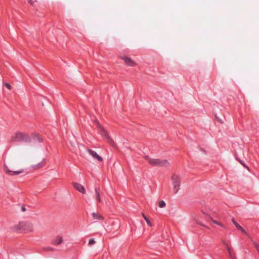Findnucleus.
<instances>
[{"label": "nucleus", "mask_w": 259, "mask_h": 259, "mask_svg": "<svg viewBox=\"0 0 259 259\" xmlns=\"http://www.w3.org/2000/svg\"><path fill=\"white\" fill-rule=\"evenodd\" d=\"M11 140L12 142L30 143L31 137L28 134L17 132L12 137Z\"/></svg>", "instance_id": "nucleus-1"}, {"label": "nucleus", "mask_w": 259, "mask_h": 259, "mask_svg": "<svg viewBox=\"0 0 259 259\" xmlns=\"http://www.w3.org/2000/svg\"><path fill=\"white\" fill-rule=\"evenodd\" d=\"M149 163L153 166L166 167L169 165V162L165 159H152L146 157Z\"/></svg>", "instance_id": "nucleus-2"}, {"label": "nucleus", "mask_w": 259, "mask_h": 259, "mask_svg": "<svg viewBox=\"0 0 259 259\" xmlns=\"http://www.w3.org/2000/svg\"><path fill=\"white\" fill-rule=\"evenodd\" d=\"M17 229L21 232H29L33 230V225L28 222H21L17 225Z\"/></svg>", "instance_id": "nucleus-3"}, {"label": "nucleus", "mask_w": 259, "mask_h": 259, "mask_svg": "<svg viewBox=\"0 0 259 259\" xmlns=\"http://www.w3.org/2000/svg\"><path fill=\"white\" fill-rule=\"evenodd\" d=\"M97 127L99 130V134L105 138L107 141L111 144L112 146H114V143L107 131L99 124H98Z\"/></svg>", "instance_id": "nucleus-4"}, {"label": "nucleus", "mask_w": 259, "mask_h": 259, "mask_svg": "<svg viewBox=\"0 0 259 259\" xmlns=\"http://www.w3.org/2000/svg\"><path fill=\"white\" fill-rule=\"evenodd\" d=\"M171 180L172 181V184L174 185V190L175 191V193H177L180 190V177L176 175H173L171 177Z\"/></svg>", "instance_id": "nucleus-5"}, {"label": "nucleus", "mask_w": 259, "mask_h": 259, "mask_svg": "<svg viewBox=\"0 0 259 259\" xmlns=\"http://www.w3.org/2000/svg\"><path fill=\"white\" fill-rule=\"evenodd\" d=\"M4 169L6 174L9 176L18 175L24 172V169H21L18 170H11L9 168L8 166L6 164L4 165Z\"/></svg>", "instance_id": "nucleus-6"}, {"label": "nucleus", "mask_w": 259, "mask_h": 259, "mask_svg": "<svg viewBox=\"0 0 259 259\" xmlns=\"http://www.w3.org/2000/svg\"><path fill=\"white\" fill-rule=\"evenodd\" d=\"M87 150L89 154L91 156H92L93 157V158L100 162L103 161L102 157L99 155L96 151L90 149H88Z\"/></svg>", "instance_id": "nucleus-7"}, {"label": "nucleus", "mask_w": 259, "mask_h": 259, "mask_svg": "<svg viewBox=\"0 0 259 259\" xmlns=\"http://www.w3.org/2000/svg\"><path fill=\"white\" fill-rule=\"evenodd\" d=\"M204 219H205L207 222H209L210 221L213 222L214 224L220 226L222 227H224V226L218 222V221L214 220L209 215L203 212V216L202 217Z\"/></svg>", "instance_id": "nucleus-8"}, {"label": "nucleus", "mask_w": 259, "mask_h": 259, "mask_svg": "<svg viewBox=\"0 0 259 259\" xmlns=\"http://www.w3.org/2000/svg\"><path fill=\"white\" fill-rule=\"evenodd\" d=\"M74 187L79 192L84 194L85 192L84 187L81 184L77 183H73Z\"/></svg>", "instance_id": "nucleus-9"}, {"label": "nucleus", "mask_w": 259, "mask_h": 259, "mask_svg": "<svg viewBox=\"0 0 259 259\" xmlns=\"http://www.w3.org/2000/svg\"><path fill=\"white\" fill-rule=\"evenodd\" d=\"M121 59L127 66H134L136 65L135 62L128 57H123Z\"/></svg>", "instance_id": "nucleus-10"}, {"label": "nucleus", "mask_w": 259, "mask_h": 259, "mask_svg": "<svg viewBox=\"0 0 259 259\" xmlns=\"http://www.w3.org/2000/svg\"><path fill=\"white\" fill-rule=\"evenodd\" d=\"M225 245L226 246V247L227 251L229 254L230 258L231 259H236L235 256V255L233 252L232 248L231 246H229L227 244H225Z\"/></svg>", "instance_id": "nucleus-11"}, {"label": "nucleus", "mask_w": 259, "mask_h": 259, "mask_svg": "<svg viewBox=\"0 0 259 259\" xmlns=\"http://www.w3.org/2000/svg\"><path fill=\"white\" fill-rule=\"evenodd\" d=\"M100 188L96 187L95 188V198L98 202H101V199L100 197Z\"/></svg>", "instance_id": "nucleus-12"}, {"label": "nucleus", "mask_w": 259, "mask_h": 259, "mask_svg": "<svg viewBox=\"0 0 259 259\" xmlns=\"http://www.w3.org/2000/svg\"><path fill=\"white\" fill-rule=\"evenodd\" d=\"M45 161L46 159L44 158L41 162L38 163L37 164L32 165L31 166V167L34 169H38L39 168H40L45 165Z\"/></svg>", "instance_id": "nucleus-13"}, {"label": "nucleus", "mask_w": 259, "mask_h": 259, "mask_svg": "<svg viewBox=\"0 0 259 259\" xmlns=\"http://www.w3.org/2000/svg\"><path fill=\"white\" fill-rule=\"evenodd\" d=\"M32 138H33L34 141H35L38 143L43 142V139L42 138L40 137L39 135L36 133L32 134L31 135Z\"/></svg>", "instance_id": "nucleus-14"}, {"label": "nucleus", "mask_w": 259, "mask_h": 259, "mask_svg": "<svg viewBox=\"0 0 259 259\" xmlns=\"http://www.w3.org/2000/svg\"><path fill=\"white\" fill-rule=\"evenodd\" d=\"M232 222L238 229L240 230L242 232H245V230L239 224H238L237 223V222L235 220L234 218L232 219Z\"/></svg>", "instance_id": "nucleus-15"}, {"label": "nucleus", "mask_w": 259, "mask_h": 259, "mask_svg": "<svg viewBox=\"0 0 259 259\" xmlns=\"http://www.w3.org/2000/svg\"><path fill=\"white\" fill-rule=\"evenodd\" d=\"M92 216L93 218L96 220H102L103 219V217L101 214L96 212H93L92 213Z\"/></svg>", "instance_id": "nucleus-16"}, {"label": "nucleus", "mask_w": 259, "mask_h": 259, "mask_svg": "<svg viewBox=\"0 0 259 259\" xmlns=\"http://www.w3.org/2000/svg\"><path fill=\"white\" fill-rule=\"evenodd\" d=\"M62 238L60 236H58L54 240L53 243L55 245H57L60 244L62 242Z\"/></svg>", "instance_id": "nucleus-17"}, {"label": "nucleus", "mask_w": 259, "mask_h": 259, "mask_svg": "<svg viewBox=\"0 0 259 259\" xmlns=\"http://www.w3.org/2000/svg\"><path fill=\"white\" fill-rule=\"evenodd\" d=\"M142 216L148 226H152V224L149 219L144 213H142Z\"/></svg>", "instance_id": "nucleus-18"}, {"label": "nucleus", "mask_w": 259, "mask_h": 259, "mask_svg": "<svg viewBox=\"0 0 259 259\" xmlns=\"http://www.w3.org/2000/svg\"><path fill=\"white\" fill-rule=\"evenodd\" d=\"M166 205L165 202L163 200H160L158 203V206L160 208L165 207Z\"/></svg>", "instance_id": "nucleus-19"}, {"label": "nucleus", "mask_w": 259, "mask_h": 259, "mask_svg": "<svg viewBox=\"0 0 259 259\" xmlns=\"http://www.w3.org/2000/svg\"><path fill=\"white\" fill-rule=\"evenodd\" d=\"M53 248L50 246L45 247L43 248V250L45 251H51L53 250Z\"/></svg>", "instance_id": "nucleus-20"}, {"label": "nucleus", "mask_w": 259, "mask_h": 259, "mask_svg": "<svg viewBox=\"0 0 259 259\" xmlns=\"http://www.w3.org/2000/svg\"><path fill=\"white\" fill-rule=\"evenodd\" d=\"M253 243L254 246L255 247L256 249L257 250V251L259 253V244L257 242H256L255 241L253 242Z\"/></svg>", "instance_id": "nucleus-21"}, {"label": "nucleus", "mask_w": 259, "mask_h": 259, "mask_svg": "<svg viewBox=\"0 0 259 259\" xmlns=\"http://www.w3.org/2000/svg\"><path fill=\"white\" fill-rule=\"evenodd\" d=\"M95 243V241L94 238H91L89 240V245H92Z\"/></svg>", "instance_id": "nucleus-22"}, {"label": "nucleus", "mask_w": 259, "mask_h": 259, "mask_svg": "<svg viewBox=\"0 0 259 259\" xmlns=\"http://www.w3.org/2000/svg\"><path fill=\"white\" fill-rule=\"evenodd\" d=\"M5 87L8 88L9 90H11V86L10 85V83H8V82H6L5 83Z\"/></svg>", "instance_id": "nucleus-23"}, {"label": "nucleus", "mask_w": 259, "mask_h": 259, "mask_svg": "<svg viewBox=\"0 0 259 259\" xmlns=\"http://www.w3.org/2000/svg\"><path fill=\"white\" fill-rule=\"evenodd\" d=\"M28 2L31 5H33L34 3H35V1H34L33 0H28Z\"/></svg>", "instance_id": "nucleus-24"}, {"label": "nucleus", "mask_w": 259, "mask_h": 259, "mask_svg": "<svg viewBox=\"0 0 259 259\" xmlns=\"http://www.w3.org/2000/svg\"><path fill=\"white\" fill-rule=\"evenodd\" d=\"M26 208L25 207V206H22L21 207V211H22L24 212V211H26Z\"/></svg>", "instance_id": "nucleus-25"}, {"label": "nucleus", "mask_w": 259, "mask_h": 259, "mask_svg": "<svg viewBox=\"0 0 259 259\" xmlns=\"http://www.w3.org/2000/svg\"><path fill=\"white\" fill-rule=\"evenodd\" d=\"M240 162L242 164L243 166L248 168V167L245 165V164L242 161H240Z\"/></svg>", "instance_id": "nucleus-26"}, {"label": "nucleus", "mask_w": 259, "mask_h": 259, "mask_svg": "<svg viewBox=\"0 0 259 259\" xmlns=\"http://www.w3.org/2000/svg\"><path fill=\"white\" fill-rule=\"evenodd\" d=\"M200 224L201 225H202V226H204V227H206V225H204V224Z\"/></svg>", "instance_id": "nucleus-27"}, {"label": "nucleus", "mask_w": 259, "mask_h": 259, "mask_svg": "<svg viewBox=\"0 0 259 259\" xmlns=\"http://www.w3.org/2000/svg\"><path fill=\"white\" fill-rule=\"evenodd\" d=\"M201 150L203 152H205V151L202 149H201Z\"/></svg>", "instance_id": "nucleus-28"}]
</instances>
